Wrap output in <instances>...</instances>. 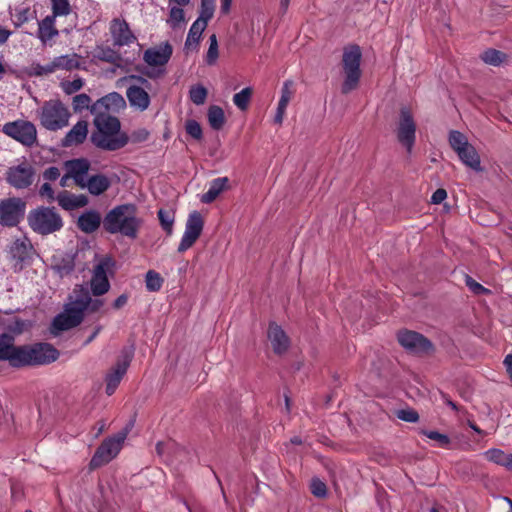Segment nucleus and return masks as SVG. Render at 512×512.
Returning <instances> with one entry per match:
<instances>
[{
  "label": "nucleus",
  "mask_w": 512,
  "mask_h": 512,
  "mask_svg": "<svg viewBox=\"0 0 512 512\" xmlns=\"http://www.w3.org/2000/svg\"><path fill=\"white\" fill-rule=\"evenodd\" d=\"M130 429L131 426H126L116 435L105 439L93 455L90 461V466L92 468H98L114 459L122 449L123 443L126 440Z\"/></svg>",
  "instance_id": "9d476101"
},
{
  "label": "nucleus",
  "mask_w": 512,
  "mask_h": 512,
  "mask_svg": "<svg viewBox=\"0 0 512 512\" xmlns=\"http://www.w3.org/2000/svg\"><path fill=\"white\" fill-rule=\"evenodd\" d=\"M60 176L59 168L51 166L43 172V178L47 181H54Z\"/></svg>",
  "instance_id": "052dcab7"
},
{
  "label": "nucleus",
  "mask_w": 512,
  "mask_h": 512,
  "mask_svg": "<svg viewBox=\"0 0 512 512\" xmlns=\"http://www.w3.org/2000/svg\"><path fill=\"white\" fill-rule=\"evenodd\" d=\"M506 58V55L496 49H488L481 54V59L489 65L499 66Z\"/></svg>",
  "instance_id": "58836bf2"
},
{
  "label": "nucleus",
  "mask_w": 512,
  "mask_h": 512,
  "mask_svg": "<svg viewBox=\"0 0 512 512\" xmlns=\"http://www.w3.org/2000/svg\"><path fill=\"white\" fill-rule=\"evenodd\" d=\"M102 305H103V302L101 300H92L91 299V303L87 309H90L91 311H97Z\"/></svg>",
  "instance_id": "774afa93"
},
{
  "label": "nucleus",
  "mask_w": 512,
  "mask_h": 512,
  "mask_svg": "<svg viewBox=\"0 0 512 512\" xmlns=\"http://www.w3.org/2000/svg\"><path fill=\"white\" fill-rule=\"evenodd\" d=\"M74 166L75 184L79 188L87 189L93 196H99L110 188L111 180L104 174L87 177L91 164L86 158H83V162H77Z\"/></svg>",
  "instance_id": "39448f33"
},
{
  "label": "nucleus",
  "mask_w": 512,
  "mask_h": 512,
  "mask_svg": "<svg viewBox=\"0 0 512 512\" xmlns=\"http://www.w3.org/2000/svg\"><path fill=\"white\" fill-rule=\"evenodd\" d=\"M396 416L398 419L408 423H416L419 420V414L412 408L400 409L396 411Z\"/></svg>",
  "instance_id": "864d4df0"
},
{
  "label": "nucleus",
  "mask_w": 512,
  "mask_h": 512,
  "mask_svg": "<svg viewBox=\"0 0 512 512\" xmlns=\"http://www.w3.org/2000/svg\"><path fill=\"white\" fill-rule=\"evenodd\" d=\"M104 229L110 234H121L131 239L138 236L142 220L137 216L136 206L123 204L114 207L104 218Z\"/></svg>",
  "instance_id": "f257e3e1"
},
{
  "label": "nucleus",
  "mask_w": 512,
  "mask_h": 512,
  "mask_svg": "<svg viewBox=\"0 0 512 512\" xmlns=\"http://www.w3.org/2000/svg\"><path fill=\"white\" fill-rule=\"evenodd\" d=\"M85 81L81 77H76L73 80H66L60 83V86L64 93L72 95L83 88Z\"/></svg>",
  "instance_id": "c03bdc74"
},
{
  "label": "nucleus",
  "mask_w": 512,
  "mask_h": 512,
  "mask_svg": "<svg viewBox=\"0 0 512 512\" xmlns=\"http://www.w3.org/2000/svg\"><path fill=\"white\" fill-rule=\"evenodd\" d=\"M268 339L276 354H283L290 346V340L284 330L276 323H271L268 329Z\"/></svg>",
  "instance_id": "5701e85b"
},
{
  "label": "nucleus",
  "mask_w": 512,
  "mask_h": 512,
  "mask_svg": "<svg viewBox=\"0 0 512 512\" xmlns=\"http://www.w3.org/2000/svg\"><path fill=\"white\" fill-rule=\"evenodd\" d=\"M128 301V297L125 294L120 295L116 298V300L113 303L114 308L119 309L123 307Z\"/></svg>",
  "instance_id": "0e129e2a"
},
{
  "label": "nucleus",
  "mask_w": 512,
  "mask_h": 512,
  "mask_svg": "<svg viewBox=\"0 0 512 512\" xmlns=\"http://www.w3.org/2000/svg\"><path fill=\"white\" fill-rule=\"evenodd\" d=\"M207 27V23H204L202 20H195L191 25L186 41L185 47L189 49L191 46H197L200 38L202 36L203 31Z\"/></svg>",
  "instance_id": "f704fd0d"
},
{
  "label": "nucleus",
  "mask_w": 512,
  "mask_h": 512,
  "mask_svg": "<svg viewBox=\"0 0 512 512\" xmlns=\"http://www.w3.org/2000/svg\"><path fill=\"white\" fill-rule=\"evenodd\" d=\"M397 340L411 354H429L434 350L432 342L416 331L400 330L397 333Z\"/></svg>",
  "instance_id": "ddd939ff"
},
{
  "label": "nucleus",
  "mask_w": 512,
  "mask_h": 512,
  "mask_svg": "<svg viewBox=\"0 0 512 512\" xmlns=\"http://www.w3.org/2000/svg\"><path fill=\"white\" fill-rule=\"evenodd\" d=\"M114 268L115 261L110 256L95 255L90 280V288L94 296H102L109 291V276L114 274Z\"/></svg>",
  "instance_id": "1a4fd4ad"
},
{
  "label": "nucleus",
  "mask_w": 512,
  "mask_h": 512,
  "mask_svg": "<svg viewBox=\"0 0 512 512\" xmlns=\"http://www.w3.org/2000/svg\"><path fill=\"white\" fill-rule=\"evenodd\" d=\"M52 15L54 18L58 16H67L71 12V5L68 0H51Z\"/></svg>",
  "instance_id": "49530a36"
},
{
  "label": "nucleus",
  "mask_w": 512,
  "mask_h": 512,
  "mask_svg": "<svg viewBox=\"0 0 512 512\" xmlns=\"http://www.w3.org/2000/svg\"><path fill=\"white\" fill-rule=\"evenodd\" d=\"M208 91L201 85H194L189 90V98L195 105H203L207 99Z\"/></svg>",
  "instance_id": "a19ab883"
},
{
  "label": "nucleus",
  "mask_w": 512,
  "mask_h": 512,
  "mask_svg": "<svg viewBox=\"0 0 512 512\" xmlns=\"http://www.w3.org/2000/svg\"><path fill=\"white\" fill-rule=\"evenodd\" d=\"M504 365L509 374L512 375V354H508L504 359Z\"/></svg>",
  "instance_id": "338daca9"
},
{
  "label": "nucleus",
  "mask_w": 512,
  "mask_h": 512,
  "mask_svg": "<svg viewBox=\"0 0 512 512\" xmlns=\"http://www.w3.org/2000/svg\"><path fill=\"white\" fill-rule=\"evenodd\" d=\"M126 106L123 96L117 92H111L98 99L90 108L91 113H109L118 112Z\"/></svg>",
  "instance_id": "aec40b11"
},
{
  "label": "nucleus",
  "mask_w": 512,
  "mask_h": 512,
  "mask_svg": "<svg viewBox=\"0 0 512 512\" xmlns=\"http://www.w3.org/2000/svg\"><path fill=\"white\" fill-rule=\"evenodd\" d=\"M448 141L451 148L457 153L460 154L462 150L470 143L468 142L467 137L460 131L451 130L449 132Z\"/></svg>",
  "instance_id": "e433bc0d"
},
{
  "label": "nucleus",
  "mask_w": 512,
  "mask_h": 512,
  "mask_svg": "<svg viewBox=\"0 0 512 512\" xmlns=\"http://www.w3.org/2000/svg\"><path fill=\"white\" fill-rule=\"evenodd\" d=\"M252 89L246 87L233 96V103L242 111L246 110L250 102Z\"/></svg>",
  "instance_id": "37998d69"
},
{
  "label": "nucleus",
  "mask_w": 512,
  "mask_h": 512,
  "mask_svg": "<svg viewBox=\"0 0 512 512\" xmlns=\"http://www.w3.org/2000/svg\"><path fill=\"white\" fill-rule=\"evenodd\" d=\"M56 200L61 208L72 211L85 207L88 204V198L84 194H73L67 190L58 193Z\"/></svg>",
  "instance_id": "a878e982"
},
{
  "label": "nucleus",
  "mask_w": 512,
  "mask_h": 512,
  "mask_svg": "<svg viewBox=\"0 0 512 512\" xmlns=\"http://www.w3.org/2000/svg\"><path fill=\"white\" fill-rule=\"evenodd\" d=\"M32 245L27 237L18 238L13 241L9 248V254L15 261V270H21L23 263L29 258Z\"/></svg>",
  "instance_id": "4be33fe9"
},
{
  "label": "nucleus",
  "mask_w": 512,
  "mask_h": 512,
  "mask_svg": "<svg viewBox=\"0 0 512 512\" xmlns=\"http://www.w3.org/2000/svg\"><path fill=\"white\" fill-rule=\"evenodd\" d=\"M231 5H232V0H221V6H220L221 12L224 14H227L231 9Z\"/></svg>",
  "instance_id": "69168bd1"
},
{
  "label": "nucleus",
  "mask_w": 512,
  "mask_h": 512,
  "mask_svg": "<svg viewBox=\"0 0 512 512\" xmlns=\"http://www.w3.org/2000/svg\"><path fill=\"white\" fill-rule=\"evenodd\" d=\"M39 194H40V196L47 198V200L49 202H53V201L56 200V196H55L54 190H53L52 186L49 183H44L40 187Z\"/></svg>",
  "instance_id": "bf43d9fd"
},
{
  "label": "nucleus",
  "mask_w": 512,
  "mask_h": 512,
  "mask_svg": "<svg viewBox=\"0 0 512 512\" xmlns=\"http://www.w3.org/2000/svg\"><path fill=\"white\" fill-rule=\"evenodd\" d=\"M110 33L114 44L117 46L129 45L136 40V37L124 19H113L110 23Z\"/></svg>",
  "instance_id": "412c9836"
},
{
  "label": "nucleus",
  "mask_w": 512,
  "mask_h": 512,
  "mask_svg": "<svg viewBox=\"0 0 512 512\" xmlns=\"http://www.w3.org/2000/svg\"><path fill=\"white\" fill-rule=\"evenodd\" d=\"M484 457L497 465L505 467L507 470L512 471V454L506 453L501 449L492 448L484 452Z\"/></svg>",
  "instance_id": "7c9ffc66"
},
{
  "label": "nucleus",
  "mask_w": 512,
  "mask_h": 512,
  "mask_svg": "<svg viewBox=\"0 0 512 512\" xmlns=\"http://www.w3.org/2000/svg\"><path fill=\"white\" fill-rule=\"evenodd\" d=\"M133 356V350L126 351L123 358L119 360L116 365L106 376V393L112 395L120 384L123 376L126 374L129 364Z\"/></svg>",
  "instance_id": "6ab92c4d"
},
{
  "label": "nucleus",
  "mask_w": 512,
  "mask_h": 512,
  "mask_svg": "<svg viewBox=\"0 0 512 512\" xmlns=\"http://www.w3.org/2000/svg\"><path fill=\"white\" fill-rule=\"evenodd\" d=\"M3 132L27 147L33 146L37 140L35 125L26 120H16L4 124Z\"/></svg>",
  "instance_id": "4468645a"
},
{
  "label": "nucleus",
  "mask_w": 512,
  "mask_h": 512,
  "mask_svg": "<svg viewBox=\"0 0 512 512\" xmlns=\"http://www.w3.org/2000/svg\"><path fill=\"white\" fill-rule=\"evenodd\" d=\"M459 159L462 161L463 164L470 167L471 169L475 171H481V161L480 156L477 153L476 149L469 144L464 148V150L461 151L460 154H457Z\"/></svg>",
  "instance_id": "473e14b6"
},
{
  "label": "nucleus",
  "mask_w": 512,
  "mask_h": 512,
  "mask_svg": "<svg viewBox=\"0 0 512 512\" xmlns=\"http://www.w3.org/2000/svg\"><path fill=\"white\" fill-rule=\"evenodd\" d=\"M215 10V0H201L200 16L198 20L204 21L208 24V21L213 17Z\"/></svg>",
  "instance_id": "de8ad7c7"
},
{
  "label": "nucleus",
  "mask_w": 512,
  "mask_h": 512,
  "mask_svg": "<svg viewBox=\"0 0 512 512\" xmlns=\"http://www.w3.org/2000/svg\"><path fill=\"white\" fill-rule=\"evenodd\" d=\"M88 136V122L78 121L61 141L63 147H72L82 144Z\"/></svg>",
  "instance_id": "393cba45"
},
{
  "label": "nucleus",
  "mask_w": 512,
  "mask_h": 512,
  "mask_svg": "<svg viewBox=\"0 0 512 512\" xmlns=\"http://www.w3.org/2000/svg\"><path fill=\"white\" fill-rule=\"evenodd\" d=\"M92 100L90 96L86 93L77 94L72 99V108L75 113H80L85 109L91 108Z\"/></svg>",
  "instance_id": "79ce46f5"
},
{
  "label": "nucleus",
  "mask_w": 512,
  "mask_h": 512,
  "mask_svg": "<svg viewBox=\"0 0 512 512\" xmlns=\"http://www.w3.org/2000/svg\"><path fill=\"white\" fill-rule=\"evenodd\" d=\"M293 82L291 80H287L283 83L282 89H281V97L279 99L278 104L282 106H288L292 96H293V90H292Z\"/></svg>",
  "instance_id": "603ef678"
},
{
  "label": "nucleus",
  "mask_w": 512,
  "mask_h": 512,
  "mask_svg": "<svg viewBox=\"0 0 512 512\" xmlns=\"http://www.w3.org/2000/svg\"><path fill=\"white\" fill-rule=\"evenodd\" d=\"M286 108H287L286 106H282V105L278 104L277 110H276V114H275V117H274V122L276 124H279V125L282 124L283 119L285 117Z\"/></svg>",
  "instance_id": "e2e57ef3"
},
{
  "label": "nucleus",
  "mask_w": 512,
  "mask_h": 512,
  "mask_svg": "<svg viewBox=\"0 0 512 512\" xmlns=\"http://www.w3.org/2000/svg\"><path fill=\"white\" fill-rule=\"evenodd\" d=\"M74 292L75 299L66 305L64 311L58 314L52 322L51 332L54 335L78 326L91 303L90 293L84 286H79Z\"/></svg>",
  "instance_id": "f03ea898"
},
{
  "label": "nucleus",
  "mask_w": 512,
  "mask_h": 512,
  "mask_svg": "<svg viewBox=\"0 0 512 512\" xmlns=\"http://www.w3.org/2000/svg\"><path fill=\"white\" fill-rule=\"evenodd\" d=\"M80 56L73 54H66L55 57L51 63L43 67L45 73H53L57 70H73L80 67Z\"/></svg>",
  "instance_id": "b1692460"
},
{
  "label": "nucleus",
  "mask_w": 512,
  "mask_h": 512,
  "mask_svg": "<svg viewBox=\"0 0 512 512\" xmlns=\"http://www.w3.org/2000/svg\"><path fill=\"white\" fill-rule=\"evenodd\" d=\"M427 438L435 440L439 447L449 448L450 438L446 434L439 433L437 431L425 430L422 432Z\"/></svg>",
  "instance_id": "09e8293b"
},
{
  "label": "nucleus",
  "mask_w": 512,
  "mask_h": 512,
  "mask_svg": "<svg viewBox=\"0 0 512 512\" xmlns=\"http://www.w3.org/2000/svg\"><path fill=\"white\" fill-rule=\"evenodd\" d=\"M186 132L194 139L202 138V128L196 120H188L185 125Z\"/></svg>",
  "instance_id": "5fc2aeb1"
},
{
  "label": "nucleus",
  "mask_w": 512,
  "mask_h": 512,
  "mask_svg": "<svg viewBox=\"0 0 512 512\" xmlns=\"http://www.w3.org/2000/svg\"><path fill=\"white\" fill-rule=\"evenodd\" d=\"M362 53L358 45H350L344 48L342 56V65L344 72V81L342 83V93L348 94L358 87L361 78Z\"/></svg>",
  "instance_id": "20e7f679"
},
{
  "label": "nucleus",
  "mask_w": 512,
  "mask_h": 512,
  "mask_svg": "<svg viewBox=\"0 0 512 512\" xmlns=\"http://www.w3.org/2000/svg\"><path fill=\"white\" fill-rule=\"evenodd\" d=\"M183 6L169 5V16L166 23L173 30L183 28L186 24Z\"/></svg>",
  "instance_id": "72a5a7b5"
},
{
  "label": "nucleus",
  "mask_w": 512,
  "mask_h": 512,
  "mask_svg": "<svg viewBox=\"0 0 512 512\" xmlns=\"http://www.w3.org/2000/svg\"><path fill=\"white\" fill-rule=\"evenodd\" d=\"M173 53L172 45L169 42H162L157 46L148 48L143 54V60L149 67H157L158 73H148L153 78L165 72L164 67L169 62Z\"/></svg>",
  "instance_id": "dca6fc26"
},
{
  "label": "nucleus",
  "mask_w": 512,
  "mask_h": 512,
  "mask_svg": "<svg viewBox=\"0 0 512 512\" xmlns=\"http://www.w3.org/2000/svg\"><path fill=\"white\" fill-rule=\"evenodd\" d=\"M35 177V168L26 160L8 167L5 172V180L7 184L16 190L29 188L34 183Z\"/></svg>",
  "instance_id": "9b49d317"
},
{
  "label": "nucleus",
  "mask_w": 512,
  "mask_h": 512,
  "mask_svg": "<svg viewBox=\"0 0 512 512\" xmlns=\"http://www.w3.org/2000/svg\"><path fill=\"white\" fill-rule=\"evenodd\" d=\"M204 227V220L200 212L193 211L188 215L185 231L177 251L183 253L190 249L200 237Z\"/></svg>",
  "instance_id": "f3484780"
},
{
  "label": "nucleus",
  "mask_w": 512,
  "mask_h": 512,
  "mask_svg": "<svg viewBox=\"0 0 512 512\" xmlns=\"http://www.w3.org/2000/svg\"><path fill=\"white\" fill-rule=\"evenodd\" d=\"M208 121L214 130H220L225 123L224 111L217 105H212L208 109Z\"/></svg>",
  "instance_id": "c9c22d12"
},
{
  "label": "nucleus",
  "mask_w": 512,
  "mask_h": 512,
  "mask_svg": "<svg viewBox=\"0 0 512 512\" xmlns=\"http://www.w3.org/2000/svg\"><path fill=\"white\" fill-rule=\"evenodd\" d=\"M75 263L74 258L71 255H65L63 257L62 262L55 265V269L59 272L61 276L67 275L74 270Z\"/></svg>",
  "instance_id": "3c124183"
},
{
  "label": "nucleus",
  "mask_w": 512,
  "mask_h": 512,
  "mask_svg": "<svg viewBox=\"0 0 512 512\" xmlns=\"http://www.w3.org/2000/svg\"><path fill=\"white\" fill-rule=\"evenodd\" d=\"M91 114L94 115L93 124L96 128L95 131L120 133L121 124L116 116L104 112Z\"/></svg>",
  "instance_id": "bb28decb"
},
{
  "label": "nucleus",
  "mask_w": 512,
  "mask_h": 512,
  "mask_svg": "<svg viewBox=\"0 0 512 512\" xmlns=\"http://www.w3.org/2000/svg\"><path fill=\"white\" fill-rule=\"evenodd\" d=\"M326 485L319 479H313L311 482V492L317 497H324L326 495Z\"/></svg>",
  "instance_id": "6e6d98bb"
},
{
  "label": "nucleus",
  "mask_w": 512,
  "mask_h": 512,
  "mask_svg": "<svg viewBox=\"0 0 512 512\" xmlns=\"http://www.w3.org/2000/svg\"><path fill=\"white\" fill-rule=\"evenodd\" d=\"M56 35H58V31L55 28L54 16H46L41 22H39V28L37 32L38 38L43 43H47Z\"/></svg>",
  "instance_id": "2f4dec72"
},
{
  "label": "nucleus",
  "mask_w": 512,
  "mask_h": 512,
  "mask_svg": "<svg viewBox=\"0 0 512 512\" xmlns=\"http://www.w3.org/2000/svg\"><path fill=\"white\" fill-rule=\"evenodd\" d=\"M13 367L49 364L57 360L59 352L48 343L17 346Z\"/></svg>",
  "instance_id": "7ed1b4c3"
},
{
  "label": "nucleus",
  "mask_w": 512,
  "mask_h": 512,
  "mask_svg": "<svg viewBox=\"0 0 512 512\" xmlns=\"http://www.w3.org/2000/svg\"><path fill=\"white\" fill-rule=\"evenodd\" d=\"M397 139L406 148L407 152H411L416 140V122L411 110L407 107L400 109Z\"/></svg>",
  "instance_id": "2eb2a0df"
},
{
  "label": "nucleus",
  "mask_w": 512,
  "mask_h": 512,
  "mask_svg": "<svg viewBox=\"0 0 512 512\" xmlns=\"http://www.w3.org/2000/svg\"><path fill=\"white\" fill-rule=\"evenodd\" d=\"M158 219L162 228L166 231L168 235H171L173 232V224H174V215L172 212L160 209L158 211Z\"/></svg>",
  "instance_id": "a18cd8bd"
},
{
  "label": "nucleus",
  "mask_w": 512,
  "mask_h": 512,
  "mask_svg": "<svg viewBox=\"0 0 512 512\" xmlns=\"http://www.w3.org/2000/svg\"><path fill=\"white\" fill-rule=\"evenodd\" d=\"M28 224L30 228L41 235H48L59 231L63 227V220L55 208L38 207L29 212Z\"/></svg>",
  "instance_id": "0eeeda50"
},
{
  "label": "nucleus",
  "mask_w": 512,
  "mask_h": 512,
  "mask_svg": "<svg viewBox=\"0 0 512 512\" xmlns=\"http://www.w3.org/2000/svg\"><path fill=\"white\" fill-rule=\"evenodd\" d=\"M149 132L145 128H140L133 131L130 135V141L133 143H141L148 139Z\"/></svg>",
  "instance_id": "4d7b16f0"
},
{
  "label": "nucleus",
  "mask_w": 512,
  "mask_h": 512,
  "mask_svg": "<svg viewBox=\"0 0 512 512\" xmlns=\"http://www.w3.org/2000/svg\"><path fill=\"white\" fill-rule=\"evenodd\" d=\"M77 162H83V158H77V159H72V160H68L64 163V167L66 169V174L63 175L60 179V186L61 187H66L68 185V180L69 179H73V181L75 182V176L73 174V168L75 167L74 164H76Z\"/></svg>",
  "instance_id": "8fccbe9b"
},
{
  "label": "nucleus",
  "mask_w": 512,
  "mask_h": 512,
  "mask_svg": "<svg viewBox=\"0 0 512 512\" xmlns=\"http://www.w3.org/2000/svg\"><path fill=\"white\" fill-rule=\"evenodd\" d=\"M15 336L12 332H4L0 334V360L8 361L13 367L16 359L17 346L14 345Z\"/></svg>",
  "instance_id": "cd10ccee"
},
{
  "label": "nucleus",
  "mask_w": 512,
  "mask_h": 512,
  "mask_svg": "<svg viewBox=\"0 0 512 512\" xmlns=\"http://www.w3.org/2000/svg\"><path fill=\"white\" fill-rule=\"evenodd\" d=\"M228 182L227 177L213 179L209 184L207 192L202 194L201 202L205 204L212 203L227 188Z\"/></svg>",
  "instance_id": "c756f323"
},
{
  "label": "nucleus",
  "mask_w": 512,
  "mask_h": 512,
  "mask_svg": "<svg viewBox=\"0 0 512 512\" xmlns=\"http://www.w3.org/2000/svg\"><path fill=\"white\" fill-rule=\"evenodd\" d=\"M145 285L148 291L157 292L163 285V278L158 272L149 270L145 275Z\"/></svg>",
  "instance_id": "4c0bfd02"
},
{
  "label": "nucleus",
  "mask_w": 512,
  "mask_h": 512,
  "mask_svg": "<svg viewBox=\"0 0 512 512\" xmlns=\"http://www.w3.org/2000/svg\"><path fill=\"white\" fill-rule=\"evenodd\" d=\"M120 82L127 83L126 97L129 105L140 112L148 109L150 106V96L148 90L151 87L150 82L138 75H128L120 79Z\"/></svg>",
  "instance_id": "6e6552de"
},
{
  "label": "nucleus",
  "mask_w": 512,
  "mask_h": 512,
  "mask_svg": "<svg viewBox=\"0 0 512 512\" xmlns=\"http://www.w3.org/2000/svg\"><path fill=\"white\" fill-rule=\"evenodd\" d=\"M101 224V216L95 210H89L81 214L78 218V228L85 233L95 232Z\"/></svg>",
  "instance_id": "c85d7f7f"
},
{
  "label": "nucleus",
  "mask_w": 512,
  "mask_h": 512,
  "mask_svg": "<svg viewBox=\"0 0 512 512\" xmlns=\"http://www.w3.org/2000/svg\"><path fill=\"white\" fill-rule=\"evenodd\" d=\"M90 139L93 145L106 151H116L128 143V137L125 134L104 131L92 132Z\"/></svg>",
  "instance_id": "a211bd4d"
},
{
  "label": "nucleus",
  "mask_w": 512,
  "mask_h": 512,
  "mask_svg": "<svg viewBox=\"0 0 512 512\" xmlns=\"http://www.w3.org/2000/svg\"><path fill=\"white\" fill-rule=\"evenodd\" d=\"M71 113L58 99L46 101L39 110L40 124L49 131H58L69 124Z\"/></svg>",
  "instance_id": "423d86ee"
},
{
  "label": "nucleus",
  "mask_w": 512,
  "mask_h": 512,
  "mask_svg": "<svg viewBox=\"0 0 512 512\" xmlns=\"http://www.w3.org/2000/svg\"><path fill=\"white\" fill-rule=\"evenodd\" d=\"M219 57L218 41L215 34L209 37V47L205 55V62L209 66L216 64Z\"/></svg>",
  "instance_id": "ea45409f"
},
{
  "label": "nucleus",
  "mask_w": 512,
  "mask_h": 512,
  "mask_svg": "<svg viewBox=\"0 0 512 512\" xmlns=\"http://www.w3.org/2000/svg\"><path fill=\"white\" fill-rule=\"evenodd\" d=\"M26 203L18 197L7 198L0 201V225L15 227L24 218Z\"/></svg>",
  "instance_id": "f8f14e48"
},
{
  "label": "nucleus",
  "mask_w": 512,
  "mask_h": 512,
  "mask_svg": "<svg viewBox=\"0 0 512 512\" xmlns=\"http://www.w3.org/2000/svg\"><path fill=\"white\" fill-rule=\"evenodd\" d=\"M447 198V192L445 189H437L431 196V202L433 204H440Z\"/></svg>",
  "instance_id": "680f3d73"
},
{
  "label": "nucleus",
  "mask_w": 512,
  "mask_h": 512,
  "mask_svg": "<svg viewBox=\"0 0 512 512\" xmlns=\"http://www.w3.org/2000/svg\"><path fill=\"white\" fill-rule=\"evenodd\" d=\"M466 285L469 287V289L474 292L475 294H483L487 293L488 289L483 287L481 284L476 282L473 278L470 276H466Z\"/></svg>",
  "instance_id": "13d9d810"
}]
</instances>
